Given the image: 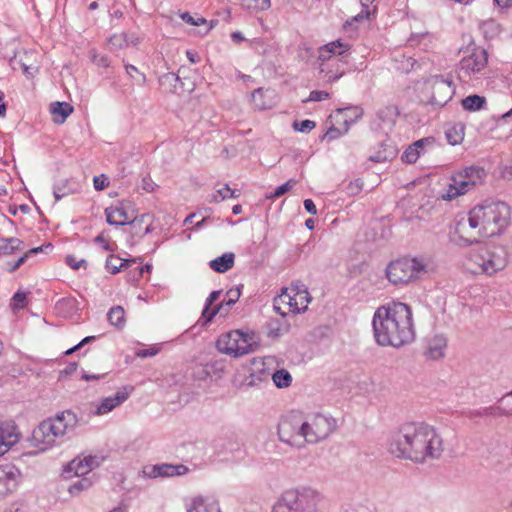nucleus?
<instances>
[{"label":"nucleus","mask_w":512,"mask_h":512,"mask_svg":"<svg viewBox=\"0 0 512 512\" xmlns=\"http://www.w3.org/2000/svg\"><path fill=\"white\" fill-rule=\"evenodd\" d=\"M12 299L17 306L23 307L26 300V293L18 291L13 295Z\"/></svg>","instance_id":"64"},{"label":"nucleus","mask_w":512,"mask_h":512,"mask_svg":"<svg viewBox=\"0 0 512 512\" xmlns=\"http://www.w3.org/2000/svg\"><path fill=\"white\" fill-rule=\"evenodd\" d=\"M454 87L452 82L444 79L443 76H435L432 80V96L431 104L443 107L446 105L454 95Z\"/></svg>","instance_id":"15"},{"label":"nucleus","mask_w":512,"mask_h":512,"mask_svg":"<svg viewBox=\"0 0 512 512\" xmlns=\"http://www.w3.org/2000/svg\"><path fill=\"white\" fill-rule=\"evenodd\" d=\"M82 190V184L74 178L65 179L57 182L54 185L53 195L56 201L61 200L62 198L80 193Z\"/></svg>","instance_id":"19"},{"label":"nucleus","mask_w":512,"mask_h":512,"mask_svg":"<svg viewBox=\"0 0 512 512\" xmlns=\"http://www.w3.org/2000/svg\"><path fill=\"white\" fill-rule=\"evenodd\" d=\"M421 155V151L411 144L402 154L401 159L407 164L415 163Z\"/></svg>","instance_id":"47"},{"label":"nucleus","mask_w":512,"mask_h":512,"mask_svg":"<svg viewBox=\"0 0 512 512\" xmlns=\"http://www.w3.org/2000/svg\"><path fill=\"white\" fill-rule=\"evenodd\" d=\"M50 113L53 116V122L63 124L66 119L73 113L74 108L68 102H52L50 104Z\"/></svg>","instance_id":"23"},{"label":"nucleus","mask_w":512,"mask_h":512,"mask_svg":"<svg viewBox=\"0 0 512 512\" xmlns=\"http://www.w3.org/2000/svg\"><path fill=\"white\" fill-rule=\"evenodd\" d=\"M125 71L130 78L135 79L138 85L143 86L145 84L146 76L139 72L137 67L134 65L125 64Z\"/></svg>","instance_id":"46"},{"label":"nucleus","mask_w":512,"mask_h":512,"mask_svg":"<svg viewBox=\"0 0 512 512\" xmlns=\"http://www.w3.org/2000/svg\"><path fill=\"white\" fill-rule=\"evenodd\" d=\"M471 261L475 263L477 269L474 272H482L487 275H493L506 266V258L503 253L496 250L481 248L478 252L471 254Z\"/></svg>","instance_id":"12"},{"label":"nucleus","mask_w":512,"mask_h":512,"mask_svg":"<svg viewBox=\"0 0 512 512\" xmlns=\"http://www.w3.org/2000/svg\"><path fill=\"white\" fill-rule=\"evenodd\" d=\"M272 380L276 387L287 388L292 383V376L286 369H279L273 373Z\"/></svg>","instance_id":"37"},{"label":"nucleus","mask_w":512,"mask_h":512,"mask_svg":"<svg viewBox=\"0 0 512 512\" xmlns=\"http://www.w3.org/2000/svg\"><path fill=\"white\" fill-rule=\"evenodd\" d=\"M125 36L123 32L120 34H114L108 39V45L110 50H121L127 48V43L125 42Z\"/></svg>","instance_id":"45"},{"label":"nucleus","mask_w":512,"mask_h":512,"mask_svg":"<svg viewBox=\"0 0 512 512\" xmlns=\"http://www.w3.org/2000/svg\"><path fill=\"white\" fill-rule=\"evenodd\" d=\"M66 264L74 270H78L81 267L86 268L87 262L84 259L77 261L74 256L67 255L65 259Z\"/></svg>","instance_id":"54"},{"label":"nucleus","mask_w":512,"mask_h":512,"mask_svg":"<svg viewBox=\"0 0 512 512\" xmlns=\"http://www.w3.org/2000/svg\"><path fill=\"white\" fill-rule=\"evenodd\" d=\"M187 512H221L219 503L215 500L195 499Z\"/></svg>","instance_id":"29"},{"label":"nucleus","mask_w":512,"mask_h":512,"mask_svg":"<svg viewBox=\"0 0 512 512\" xmlns=\"http://www.w3.org/2000/svg\"><path fill=\"white\" fill-rule=\"evenodd\" d=\"M363 189V182L361 179H355L354 181L349 182L346 186L345 190L348 195H357Z\"/></svg>","instance_id":"51"},{"label":"nucleus","mask_w":512,"mask_h":512,"mask_svg":"<svg viewBox=\"0 0 512 512\" xmlns=\"http://www.w3.org/2000/svg\"><path fill=\"white\" fill-rule=\"evenodd\" d=\"M510 217L506 203L486 200L457 221L455 234L464 245L478 243L481 238L500 235L509 225Z\"/></svg>","instance_id":"2"},{"label":"nucleus","mask_w":512,"mask_h":512,"mask_svg":"<svg viewBox=\"0 0 512 512\" xmlns=\"http://www.w3.org/2000/svg\"><path fill=\"white\" fill-rule=\"evenodd\" d=\"M96 339L95 336H87L85 337L84 339H82L77 345L69 348L68 350L65 351V355H71L72 353H74L75 351L79 350L80 348H82L85 344H88L92 341H94Z\"/></svg>","instance_id":"58"},{"label":"nucleus","mask_w":512,"mask_h":512,"mask_svg":"<svg viewBox=\"0 0 512 512\" xmlns=\"http://www.w3.org/2000/svg\"><path fill=\"white\" fill-rule=\"evenodd\" d=\"M132 236L143 237L151 232V216L142 214L140 217L130 218Z\"/></svg>","instance_id":"24"},{"label":"nucleus","mask_w":512,"mask_h":512,"mask_svg":"<svg viewBox=\"0 0 512 512\" xmlns=\"http://www.w3.org/2000/svg\"><path fill=\"white\" fill-rule=\"evenodd\" d=\"M221 294L220 290L212 291L209 296L206 299L204 309L202 311L201 318L204 320L205 323L210 322L216 314H218L223 308L224 303L218 304L216 307L211 309V306L216 302Z\"/></svg>","instance_id":"25"},{"label":"nucleus","mask_w":512,"mask_h":512,"mask_svg":"<svg viewBox=\"0 0 512 512\" xmlns=\"http://www.w3.org/2000/svg\"><path fill=\"white\" fill-rule=\"evenodd\" d=\"M349 50V44L341 40L332 41L320 47L318 60L320 61V73L323 74V80L327 83H332L339 80L344 74L345 70H337L334 72L330 69V65L342 62L339 56Z\"/></svg>","instance_id":"7"},{"label":"nucleus","mask_w":512,"mask_h":512,"mask_svg":"<svg viewBox=\"0 0 512 512\" xmlns=\"http://www.w3.org/2000/svg\"><path fill=\"white\" fill-rule=\"evenodd\" d=\"M280 441L295 447L304 446V418L299 412H291L278 424Z\"/></svg>","instance_id":"8"},{"label":"nucleus","mask_w":512,"mask_h":512,"mask_svg":"<svg viewBox=\"0 0 512 512\" xmlns=\"http://www.w3.org/2000/svg\"><path fill=\"white\" fill-rule=\"evenodd\" d=\"M189 472V468L183 464H156L146 466L142 470V475L145 478H167L174 476H183Z\"/></svg>","instance_id":"13"},{"label":"nucleus","mask_w":512,"mask_h":512,"mask_svg":"<svg viewBox=\"0 0 512 512\" xmlns=\"http://www.w3.org/2000/svg\"><path fill=\"white\" fill-rule=\"evenodd\" d=\"M329 98V93L326 91H320V90H313L310 92L309 97L307 100H304L303 102L307 101H322Z\"/></svg>","instance_id":"56"},{"label":"nucleus","mask_w":512,"mask_h":512,"mask_svg":"<svg viewBox=\"0 0 512 512\" xmlns=\"http://www.w3.org/2000/svg\"><path fill=\"white\" fill-rule=\"evenodd\" d=\"M369 14H370V12L366 8L365 10L358 13L356 16L352 17L351 20H348L346 22V24L351 25L353 22H360V21L366 20V19H368Z\"/></svg>","instance_id":"62"},{"label":"nucleus","mask_w":512,"mask_h":512,"mask_svg":"<svg viewBox=\"0 0 512 512\" xmlns=\"http://www.w3.org/2000/svg\"><path fill=\"white\" fill-rule=\"evenodd\" d=\"M429 262L423 257H403L386 267L388 281L393 285H407L428 272Z\"/></svg>","instance_id":"5"},{"label":"nucleus","mask_w":512,"mask_h":512,"mask_svg":"<svg viewBox=\"0 0 512 512\" xmlns=\"http://www.w3.org/2000/svg\"><path fill=\"white\" fill-rule=\"evenodd\" d=\"M130 202L119 201L116 205L107 207L105 209L106 221L109 225L124 226L130 223V216L128 208Z\"/></svg>","instance_id":"17"},{"label":"nucleus","mask_w":512,"mask_h":512,"mask_svg":"<svg viewBox=\"0 0 512 512\" xmlns=\"http://www.w3.org/2000/svg\"><path fill=\"white\" fill-rule=\"evenodd\" d=\"M135 261H136L135 259H133V260H123V259L119 258L118 256H115V255L111 254L110 256L107 257L105 267L112 274H116L121 269H123L126 266H128L129 263H131V262L134 263Z\"/></svg>","instance_id":"34"},{"label":"nucleus","mask_w":512,"mask_h":512,"mask_svg":"<svg viewBox=\"0 0 512 512\" xmlns=\"http://www.w3.org/2000/svg\"><path fill=\"white\" fill-rule=\"evenodd\" d=\"M461 178V175H452L450 183L447 185V188L441 195L442 199L451 201L460 195L466 194L469 191V189L464 187V185L460 186Z\"/></svg>","instance_id":"26"},{"label":"nucleus","mask_w":512,"mask_h":512,"mask_svg":"<svg viewBox=\"0 0 512 512\" xmlns=\"http://www.w3.org/2000/svg\"><path fill=\"white\" fill-rule=\"evenodd\" d=\"M251 340L252 337L249 335L234 330L221 335L216 342V347L221 353L239 357L254 351V344Z\"/></svg>","instance_id":"10"},{"label":"nucleus","mask_w":512,"mask_h":512,"mask_svg":"<svg viewBox=\"0 0 512 512\" xmlns=\"http://www.w3.org/2000/svg\"><path fill=\"white\" fill-rule=\"evenodd\" d=\"M297 181L294 180V179H289L287 182H285L284 184L278 186L273 193L269 194V195H266V198L267 199H274V198H278V197H281L282 195H284L285 193H287L288 191H290L295 185H296Z\"/></svg>","instance_id":"44"},{"label":"nucleus","mask_w":512,"mask_h":512,"mask_svg":"<svg viewBox=\"0 0 512 512\" xmlns=\"http://www.w3.org/2000/svg\"><path fill=\"white\" fill-rule=\"evenodd\" d=\"M502 416H512V391L506 393L498 400Z\"/></svg>","instance_id":"40"},{"label":"nucleus","mask_w":512,"mask_h":512,"mask_svg":"<svg viewBox=\"0 0 512 512\" xmlns=\"http://www.w3.org/2000/svg\"><path fill=\"white\" fill-rule=\"evenodd\" d=\"M133 391V387L131 386H123L121 387L114 396H109L101 400L96 409L97 415H104L111 412L114 408L121 405L125 402L131 392Z\"/></svg>","instance_id":"18"},{"label":"nucleus","mask_w":512,"mask_h":512,"mask_svg":"<svg viewBox=\"0 0 512 512\" xmlns=\"http://www.w3.org/2000/svg\"><path fill=\"white\" fill-rule=\"evenodd\" d=\"M240 295H241V291H240L239 287L229 289L226 292V296H227L228 300L226 302H223L224 306H227L229 308L232 305H234L238 301Z\"/></svg>","instance_id":"49"},{"label":"nucleus","mask_w":512,"mask_h":512,"mask_svg":"<svg viewBox=\"0 0 512 512\" xmlns=\"http://www.w3.org/2000/svg\"><path fill=\"white\" fill-rule=\"evenodd\" d=\"M19 440L16 426L11 423L0 425V445L7 452Z\"/></svg>","instance_id":"22"},{"label":"nucleus","mask_w":512,"mask_h":512,"mask_svg":"<svg viewBox=\"0 0 512 512\" xmlns=\"http://www.w3.org/2000/svg\"><path fill=\"white\" fill-rule=\"evenodd\" d=\"M78 424L77 415L71 410L57 413L55 417L42 421L27 439L29 446L38 451H46L51 448L56 439L73 431Z\"/></svg>","instance_id":"4"},{"label":"nucleus","mask_w":512,"mask_h":512,"mask_svg":"<svg viewBox=\"0 0 512 512\" xmlns=\"http://www.w3.org/2000/svg\"><path fill=\"white\" fill-rule=\"evenodd\" d=\"M315 126H316L315 122L312 120H308V119L303 120L300 123L294 122V124H293V127L295 128V130L302 132V133L310 132L313 128H315Z\"/></svg>","instance_id":"50"},{"label":"nucleus","mask_w":512,"mask_h":512,"mask_svg":"<svg viewBox=\"0 0 512 512\" xmlns=\"http://www.w3.org/2000/svg\"><path fill=\"white\" fill-rule=\"evenodd\" d=\"M180 81V78L175 73H165L159 78L160 85L165 87L169 92H175L177 83Z\"/></svg>","instance_id":"39"},{"label":"nucleus","mask_w":512,"mask_h":512,"mask_svg":"<svg viewBox=\"0 0 512 512\" xmlns=\"http://www.w3.org/2000/svg\"><path fill=\"white\" fill-rule=\"evenodd\" d=\"M23 242L15 237L0 240V255H10L14 251L21 249Z\"/></svg>","instance_id":"36"},{"label":"nucleus","mask_w":512,"mask_h":512,"mask_svg":"<svg viewBox=\"0 0 512 512\" xmlns=\"http://www.w3.org/2000/svg\"><path fill=\"white\" fill-rule=\"evenodd\" d=\"M125 312L121 306L112 307L107 313V319L111 325L121 327L125 322Z\"/></svg>","instance_id":"38"},{"label":"nucleus","mask_w":512,"mask_h":512,"mask_svg":"<svg viewBox=\"0 0 512 512\" xmlns=\"http://www.w3.org/2000/svg\"><path fill=\"white\" fill-rule=\"evenodd\" d=\"M83 461L85 462L86 471H88V473L101 464V459L92 455L84 456Z\"/></svg>","instance_id":"52"},{"label":"nucleus","mask_w":512,"mask_h":512,"mask_svg":"<svg viewBox=\"0 0 512 512\" xmlns=\"http://www.w3.org/2000/svg\"><path fill=\"white\" fill-rule=\"evenodd\" d=\"M373 333L380 346L399 348L415 338L412 311L403 302H390L377 308L374 313Z\"/></svg>","instance_id":"3"},{"label":"nucleus","mask_w":512,"mask_h":512,"mask_svg":"<svg viewBox=\"0 0 512 512\" xmlns=\"http://www.w3.org/2000/svg\"><path fill=\"white\" fill-rule=\"evenodd\" d=\"M123 35L125 36L127 47L137 46L140 42V38L135 33L123 32Z\"/></svg>","instance_id":"60"},{"label":"nucleus","mask_w":512,"mask_h":512,"mask_svg":"<svg viewBox=\"0 0 512 512\" xmlns=\"http://www.w3.org/2000/svg\"><path fill=\"white\" fill-rule=\"evenodd\" d=\"M487 62L488 54L486 50L478 48L460 61V70L466 74L478 73L486 67Z\"/></svg>","instance_id":"16"},{"label":"nucleus","mask_w":512,"mask_h":512,"mask_svg":"<svg viewBox=\"0 0 512 512\" xmlns=\"http://www.w3.org/2000/svg\"><path fill=\"white\" fill-rule=\"evenodd\" d=\"M338 112L345 114V120H344L345 123H348V121L353 123L357 119L361 118L362 115H363L362 108H360L358 106H353V107H348V108H344V109H339Z\"/></svg>","instance_id":"41"},{"label":"nucleus","mask_w":512,"mask_h":512,"mask_svg":"<svg viewBox=\"0 0 512 512\" xmlns=\"http://www.w3.org/2000/svg\"><path fill=\"white\" fill-rule=\"evenodd\" d=\"M486 104L485 97L479 95H469L462 100V107L467 111H478Z\"/></svg>","instance_id":"35"},{"label":"nucleus","mask_w":512,"mask_h":512,"mask_svg":"<svg viewBox=\"0 0 512 512\" xmlns=\"http://www.w3.org/2000/svg\"><path fill=\"white\" fill-rule=\"evenodd\" d=\"M92 61L99 67L107 68L110 65V60L108 56L102 54H94L92 56Z\"/></svg>","instance_id":"57"},{"label":"nucleus","mask_w":512,"mask_h":512,"mask_svg":"<svg viewBox=\"0 0 512 512\" xmlns=\"http://www.w3.org/2000/svg\"><path fill=\"white\" fill-rule=\"evenodd\" d=\"M415 148L421 151V154L424 153L425 147H432L435 144V138L434 137H426L419 139L412 143Z\"/></svg>","instance_id":"53"},{"label":"nucleus","mask_w":512,"mask_h":512,"mask_svg":"<svg viewBox=\"0 0 512 512\" xmlns=\"http://www.w3.org/2000/svg\"><path fill=\"white\" fill-rule=\"evenodd\" d=\"M447 340L443 335H435L428 341L425 356L431 360H438L445 354Z\"/></svg>","instance_id":"21"},{"label":"nucleus","mask_w":512,"mask_h":512,"mask_svg":"<svg viewBox=\"0 0 512 512\" xmlns=\"http://www.w3.org/2000/svg\"><path fill=\"white\" fill-rule=\"evenodd\" d=\"M235 254L232 252H226L221 256L211 260L209 267L217 273H225L234 266Z\"/></svg>","instance_id":"27"},{"label":"nucleus","mask_w":512,"mask_h":512,"mask_svg":"<svg viewBox=\"0 0 512 512\" xmlns=\"http://www.w3.org/2000/svg\"><path fill=\"white\" fill-rule=\"evenodd\" d=\"M269 91L258 88L251 94V101L254 108L258 110L269 109L273 106L272 98L268 96Z\"/></svg>","instance_id":"28"},{"label":"nucleus","mask_w":512,"mask_h":512,"mask_svg":"<svg viewBox=\"0 0 512 512\" xmlns=\"http://www.w3.org/2000/svg\"><path fill=\"white\" fill-rule=\"evenodd\" d=\"M455 174L462 176L460 186L464 185V187H467L470 191L478 183L482 182V179L485 176V171L483 168L471 166L466 167Z\"/></svg>","instance_id":"20"},{"label":"nucleus","mask_w":512,"mask_h":512,"mask_svg":"<svg viewBox=\"0 0 512 512\" xmlns=\"http://www.w3.org/2000/svg\"><path fill=\"white\" fill-rule=\"evenodd\" d=\"M64 474L66 475V477H71L72 475L80 477L88 474V471H86L85 462L83 461V458L77 457L70 461L66 468L64 469Z\"/></svg>","instance_id":"30"},{"label":"nucleus","mask_w":512,"mask_h":512,"mask_svg":"<svg viewBox=\"0 0 512 512\" xmlns=\"http://www.w3.org/2000/svg\"><path fill=\"white\" fill-rule=\"evenodd\" d=\"M94 188L97 191H102L106 187H108L109 182L107 180V177L104 174H101L99 176H95L93 179Z\"/></svg>","instance_id":"55"},{"label":"nucleus","mask_w":512,"mask_h":512,"mask_svg":"<svg viewBox=\"0 0 512 512\" xmlns=\"http://www.w3.org/2000/svg\"><path fill=\"white\" fill-rule=\"evenodd\" d=\"M311 297L307 289L302 285H292L290 288H285L282 293L274 299V309L282 316L287 314L286 311H281L279 303H286L288 312L300 313L307 310Z\"/></svg>","instance_id":"9"},{"label":"nucleus","mask_w":512,"mask_h":512,"mask_svg":"<svg viewBox=\"0 0 512 512\" xmlns=\"http://www.w3.org/2000/svg\"><path fill=\"white\" fill-rule=\"evenodd\" d=\"M472 415L476 416V417H488V416L501 417L502 416L498 402L496 403V405L484 407L482 409L476 410L472 413Z\"/></svg>","instance_id":"42"},{"label":"nucleus","mask_w":512,"mask_h":512,"mask_svg":"<svg viewBox=\"0 0 512 512\" xmlns=\"http://www.w3.org/2000/svg\"><path fill=\"white\" fill-rule=\"evenodd\" d=\"M388 450L397 458L424 463L441 456L443 441L433 426L409 422L391 435Z\"/></svg>","instance_id":"1"},{"label":"nucleus","mask_w":512,"mask_h":512,"mask_svg":"<svg viewBox=\"0 0 512 512\" xmlns=\"http://www.w3.org/2000/svg\"><path fill=\"white\" fill-rule=\"evenodd\" d=\"M159 348L157 347H150L148 349H140L138 350L135 355L140 358H146V357H152L158 354Z\"/></svg>","instance_id":"59"},{"label":"nucleus","mask_w":512,"mask_h":512,"mask_svg":"<svg viewBox=\"0 0 512 512\" xmlns=\"http://www.w3.org/2000/svg\"><path fill=\"white\" fill-rule=\"evenodd\" d=\"M398 113V108L396 106L388 105L377 111V117L382 123L392 125L395 122Z\"/></svg>","instance_id":"33"},{"label":"nucleus","mask_w":512,"mask_h":512,"mask_svg":"<svg viewBox=\"0 0 512 512\" xmlns=\"http://www.w3.org/2000/svg\"><path fill=\"white\" fill-rule=\"evenodd\" d=\"M92 486V481L88 478H81L70 485L68 491L71 495H78L80 492L87 490Z\"/></svg>","instance_id":"43"},{"label":"nucleus","mask_w":512,"mask_h":512,"mask_svg":"<svg viewBox=\"0 0 512 512\" xmlns=\"http://www.w3.org/2000/svg\"><path fill=\"white\" fill-rule=\"evenodd\" d=\"M141 187L146 192H153L156 184L152 181V179L149 176H146L142 179Z\"/></svg>","instance_id":"61"},{"label":"nucleus","mask_w":512,"mask_h":512,"mask_svg":"<svg viewBox=\"0 0 512 512\" xmlns=\"http://www.w3.org/2000/svg\"><path fill=\"white\" fill-rule=\"evenodd\" d=\"M180 18L185 21L186 23L192 25V26H201V25H205L204 27V31L201 32L203 35H206L215 25V23H217V21H211L210 24H207V21L205 18L203 17H200V16H192L190 13L188 12H183L180 14Z\"/></svg>","instance_id":"31"},{"label":"nucleus","mask_w":512,"mask_h":512,"mask_svg":"<svg viewBox=\"0 0 512 512\" xmlns=\"http://www.w3.org/2000/svg\"><path fill=\"white\" fill-rule=\"evenodd\" d=\"M321 495L310 487L285 491L273 508V512H318Z\"/></svg>","instance_id":"6"},{"label":"nucleus","mask_w":512,"mask_h":512,"mask_svg":"<svg viewBox=\"0 0 512 512\" xmlns=\"http://www.w3.org/2000/svg\"><path fill=\"white\" fill-rule=\"evenodd\" d=\"M21 472L11 463L0 465V498L14 492L20 482Z\"/></svg>","instance_id":"14"},{"label":"nucleus","mask_w":512,"mask_h":512,"mask_svg":"<svg viewBox=\"0 0 512 512\" xmlns=\"http://www.w3.org/2000/svg\"><path fill=\"white\" fill-rule=\"evenodd\" d=\"M94 242L100 244L105 251H111V252L114 251V248L112 247V245L108 241L105 240L103 235L96 236L94 238Z\"/></svg>","instance_id":"63"},{"label":"nucleus","mask_w":512,"mask_h":512,"mask_svg":"<svg viewBox=\"0 0 512 512\" xmlns=\"http://www.w3.org/2000/svg\"><path fill=\"white\" fill-rule=\"evenodd\" d=\"M445 137L447 142L455 146L460 144L464 139V127L461 124L449 126L445 130Z\"/></svg>","instance_id":"32"},{"label":"nucleus","mask_w":512,"mask_h":512,"mask_svg":"<svg viewBox=\"0 0 512 512\" xmlns=\"http://www.w3.org/2000/svg\"><path fill=\"white\" fill-rule=\"evenodd\" d=\"M335 428L334 418L323 414L310 415L304 419V441L309 444L318 443L326 439Z\"/></svg>","instance_id":"11"},{"label":"nucleus","mask_w":512,"mask_h":512,"mask_svg":"<svg viewBox=\"0 0 512 512\" xmlns=\"http://www.w3.org/2000/svg\"><path fill=\"white\" fill-rule=\"evenodd\" d=\"M237 197L235 195V191L232 190L229 185H225L224 187H222L221 189H218L213 195H212V200L213 202H218L220 200H225V199H228V198H235Z\"/></svg>","instance_id":"48"}]
</instances>
